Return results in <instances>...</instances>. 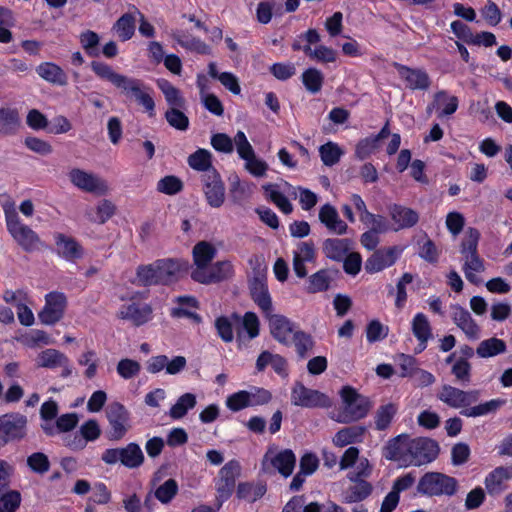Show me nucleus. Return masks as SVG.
I'll list each match as a JSON object with an SVG mask.
<instances>
[{
  "mask_svg": "<svg viewBox=\"0 0 512 512\" xmlns=\"http://www.w3.org/2000/svg\"><path fill=\"white\" fill-rule=\"evenodd\" d=\"M390 216L398 225L397 229L411 228L419 221V215L415 210L399 204L390 207Z\"/></svg>",
  "mask_w": 512,
  "mask_h": 512,
  "instance_id": "obj_33",
  "label": "nucleus"
},
{
  "mask_svg": "<svg viewBox=\"0 0 512 512\" xmlns=\"http://www.w3.org/2000/svg\"><path fill=\"white\" fill-rule=\"evenodd\" d=\"M319 154L324 165L333 166L339 162L342 150L338 144L327 142L319 147Z\"/></svg>",
  "mask_w": 512,
  "mask_h": 512,
  "instance_id": "obj_58",
  "label": "nucleus"
},
{
  "mask_svg": "<svg viewBox=\"0 0 512 512\" xmlns=\"http://www.w3.org/2000/svg\"><path fill=\"white\" fill-rule=\"evenodd\" d=\"M397 411L398 407L394 403L381 405L375 413V428L379 431L388 429Z\"/></svg>",
  "mask_w": 512,
  "mask_h": 512,
  "instance_id": "obj_45",
  "label": "nucleus"
},
{
  "mask_svg": "<svg viewBox=\"0 0 512 512\" xmlns=\"http://www.w3.org/2000/svg\"><path fill=\"white\" fill-rule=\"evenodd\" d=\"M79 42L81 44V47L84 49L85 53L89 57H99L100 37L96 32L92 30H86L82 32L79 36Z\"/></svg>",
  "mask_w": 512,
  "mask_h": 512,
  "instance_id": "obj_50",
  "label": "nucleus"
},
{
  "mask_svg": "<svg viewBox=\"0 0 512 512\" xmlns=\"http://www.w3.org/2000/svg\"><path fill=\"white\" fill-rule=\"evenodd\" d=\"M113 29L117 32L121 41L131 39L135 32V18L130 13L123 14L114 24Z\"/></svg>",
  "mask_w": 512,
  "mask_h": 512,
  "instance_id": "obj_49",
  "label": "nucleus"
},
{
  "mask_svg": "<svg viewBox=\"0 0 512 512\" xmlns=\"http://www.w3.org/2000/svg\"><path fill=\"white\" fill-rule=\"evenodd\" d=\"M410 442V436L405 433L390 439L383 448L384 457L390 461H398L405 467L411 465Z\"/></svg>",
  "mask_w": 512,
  "mask_h": 512,
  "instance_id": "obj_20",
  "label": "nucleus"
},
{
  "mask_svg": "<svg viewBox=\"0 0 512 512\" xmlns=\"http://www.w3.org/2000/svg\"><path fill=\"white\" fill-rule=\"evenodd\" d=\"M295 463L296 457L291 449L282 450L271 458L272 466L284 477L292 474Z\"/></svg>",
  "mask_w": 512,
  "mask_h": 512,
  "instance_id": "obj_39",
  "label": "nucleus"
},
{
  "mask_svg": "<svg viewBox=\"0 0 512 512\" xmlns=\"http://www.w3.org/2000/svg\"><path fill=\"white\" fill-rule=\"evenodd\" d=\"M506 351V343L502 339L496 337L489 338L480 342L476 349V353L481 358L494 357Z\"/></svg>",
  "mask_w": 512,
  "mask_h": 512,
  "instance_id": "obj_44",
  "label": "nucleus"
},
{
  "mask_svg": "<svg viewBox=\"0 0 512 512\" xmlns=\"http://www.w3.org/2000/svg\"><path fill=\"white\" fill-rule=\"evenodd\" d=\"M464 390L445 384L437 398L452 408L464 407Z\"/></svg>",
  "mask_w": 512,
  "mask_h": 512,
  "instance_id": "obj_41",
  "label": "nucleus"
},
{
  "mask_svg": "<svg viewBox=\"0 0 512 512\" xmlns=\"http://www.w3.org/2000/svg\"><path fill=\"white\" fill-rule=\"evenodd\" d=\"M505 403L506 400L504 399H492L485 403H481L470 408L462 409L460 411V414L465 417L484 416L496 412Z\"/></svg>",
  "mask_w": 512,
  "mask_h": 512,
  "instance_id": "obj_43",
  "label": "nucleus"
},
{
  "mask_svg": "<svg viewBox=\"0 0 512 512\" xmlns=\"http://www.w3.org/2000/svg\"><path fill=\"white\" fill-rule=\"evenodd\" d=\"M301 79L306 90L312 94L320 92L324 82L322 72L312 67L303 71Z\"/></svg>",
  "mask_w": 512,
  "mask_h": 512,
  "instance_id": "obj_48",
  "label": "nucleus"
},
{
  "mask_svg": "<svg viewBox=\"0 0 512 512\" xmlns=\"http://www.w3.org/2000/svg\"><path fill=\"white\" fill-rule=\"evenodd\" d=\"M356 482V485L349 487L343 496L345 503H357L365 500L372 493V485L365 480H357V478H350Z\"/></svg>",
  "mask_w": 512,
  "mask_h": 512,
  "instance_id": "obj_37",
  "label": "nucleus"
},
{
  "mask_svg": "<svg viewBox=\"0 0 512 512\" xmlns=\"http://www.w3.org/2000/svg\"><path fill=\"white\" fill-rule=\"evenodd\" d=\"M510 479H512V466H499L486 476L484 484L490 495H497L504 490V482Z\"/></svg>",
  "mask_w": 512,
  "mask_h": 512,
  "instance_id": "obj_26",
  "label": "nucleus"
},
{
  "mask_svg": "<svg viewBox=\"0 0 512 512\" xmlns=\"http://www.w3.org/2000/svg\"><path fill=\"white\" fill-rule=\"evenodd\" d=\"M7 231L23 251L31 253L39 249L42 241L28 225L22 223L13 206H4Z\"/></svg>",
  "mask_w": 512,
  "mask_h": 512,
  "instance_id": "obj_3",
  "label": "nucleus"
},
{
  "mask_svg": "<svg viewBox=\"0 0 512 512\" xmlns=\"http://www.w3.org/2000/svg\"><path fill=\"white\" fill-rule=\"evenodd\" d=\"M29 469L37 474L43 475L50 470V460L43 452H34L26 460Z\"/></svg>",
  "mask_w": 512,
  "mask_h": 512,
  "instance_id": "obj_59",
  "label": "nucleus"
},
{
  "mask_svg": "<svg viewBox=\"0 0 512 512\" xmlns=\"http://www.w3.org/2000/svg\"><path fill=\"white\" fill-rule=\"evenodd\" d=\"M319 220L330 231L343 235L347 232V224L340 219L339 214L335 207L330 204H324L319 211Z\"/></svg>",
  "mask_w": 512,
  "mask_h": 512,
  "instance_id": "obj_28",
  "label": "nucleus"
},
{
  "mask_svg": "<svg viewBox=\"0 0 512 512\" xmlns=\"http://www.w3.org/2000/svg\"><path fill=\"white\" fill-rule=\"evenodd\" d=\"M264 188L268 199L274 203L282 213L287 215L293 211L291 202L283 192L279 191L271 184L265 186Z\"/></svg>",
  "mask_w": 512,
  "mask_h": 512,
  "instance_id": "obj_53",
  "label": "nucleus"
},
{
  "mask_svg": "<svg viewBox=\"0 0 512 512\" xmlns=\"http://www.w3.org/2000/svg\"><path fill=\"white\" fill-rule=\"evenodd\" d=\"M366 432V427L353 425L340 429L333 437V444L337 447H345L352 443L361 442Z\"/></svg>",
  "mask_w": 512,
  "mask_h": 512,
  "instance_id": "obj_34",
  "label": "nucleus"
},
{
  "mask_svg": "<svg viewBox=\"0 0 512 512\" xmlns=\"http://www.w3.org/2000/svg\"><path fill=\"white\" fill-rule=\"evenodd\" d=\"M393 67L398 72L399 77L406 83V87L412 91H426L431 85V79L425 69L412 68L407 65L394 62Z\"/></svg>",
  "mask_w": 512,
  "mask_h": 512,
  "instance_id": "obj_19",
  "label": "nucleus"
},
{
  "mask_svg": "<svg viewBox=\"0 0 512 512\" xmlns=\"http://www.w3.org/2000/svg\"><path fill=\"white\" fill-rule=\"evenodd\" d=\"M67 307L63 292L52 291L45 295V305L38 314L39 320H61Z\"/></svg>",
  "mask_w": 512,
  "mask_h": 512,
  "instance_id": "obj_23",
  "label": "nucleus"
},
{
  "mask_svg": "<svg viewBox=\"0 0 512 512\" xmlns=\"http://www.w3.org/2000/svg\"><path fill=\"white\" fill-rule=\"evenodd\" d=\"M316 248L312 240L302 241L297 244V250L293 252V270L298 278L307 276L305 262H315Z\"/></svg>",
  "mask_w": 512,
  "mask_h": 512,
  "instance_id": "obj_25",
  "label": "nucleus"
},
{
  "mask_svg": "<svg viewBox=\"0 0 512 512\" xmlns=\"http://www.w3.org/2000/svg\"><path fill=\"white\" fill-rule=\"evenodd\" d=\"M250 294L267 320H288L284 316L272 315V300L264 275L259 274L253 278L250 283Z\"/></svg>",
  "mask_w": 512,
  "mask_h": 512,
  "instance_id": "obj_14",
  "label": "nucleus"
},
{
  "mask_svg": "<svg viewBox=\"0 0 512 512\" xmlns=\"http://www.w3.org/2000/svg\"><path fill=\"white\" fill-rule=\"evenodd\" d=\"M479 239V231L476 228H469L461 242L460 247V252L465 259H469V255H474L478 253Z\"/></svg>",
  "mask_w": 512,
  "mask_h": 512,
  "instance_id": "obj_54",
  "label": "nucleus"
},
{
  "mask_svg": "<svg viewBox=\"0 0 512 512\" xmlns=\"http://www.w3.org/2000/svg\"><path fill=\"white\" fill-rule=\"evenodd\" d=\"M203 192L207 203L213 208H219L225 200V186L219 172L202 174Z\"/></svg>",
  "mask_w": 512,
  "mask_h": 512,
  "instance_id": "obj_21",
  "label": "nucleus"
},
{
  "mask_svg": "<svg viewBox=\"0 0 512 512\" xmlns=\"http://www.w3.org/2000/svg\"><path fill=\"white\" fill-rule=\"evenodd\" d=\"M159 89L165 96V100L170 108H184L185 99L181 92L171 82L165 79H160L157 82Z\"/></svg>",
  "mask_w": 512,
  "mask_h": 512,
  "instance_id": "obj_40",
  "label": "nucleus"
},
{
  "mask_svg": "<svg viewBox=\"0 0 512 512\" xmlns=\"http://www.w3.org/2000/svg\"><path fill=\"white\" fill-rule=\"evenodd\" d=\"M458 105L459 100L456 96H449L445 90H440L434 94V101L428 106V110L430 111L434 107L439 108L443 106L439 116H449L457 111Z\"/></svg>",
  "mask_w": 512,
  "mask_h": 512,
  "instance_id": "obj_38",
  "label": "nucleus"
},
{
  "mask_svg": "<svg viewBox=\"0 0 512 512\" xmlns=\"http://www.w3.org/2000/svg\"><path fill=\"white\" fill-rule=\"evenodd\" d=\"M197 404L196 396L192 393L181 395L176 403L170 408L169 415L173 419L183 418L190 409Z\"/></svg>",
  "mask_w": 512,
  "mask_h": 512,
  "instance_id": "obj_47",
  "label": "nucleus"
},
{
  "mask_svg": "<svg viewBox=\"0 0 512 512\" xmlns=\"http://www.w3.org/2000/svg\"><path fill=\"white\" fill-rule=\"evenodd\" d=\"M15 25V18L12 10L0 6V43L8 44L13 41L11 28Z\"/></svg>",
  "mask_w": 512,
  "mask_h": 512,
  "instance_id": "obj_42",
  "label": "nucleus"
},
{
  "mask_svg": "<svg viewBox=\"0 0 512 512\" xmlns=\"http://www.w3.org/2000/svg\"><path fill=\"white\" fill-rule=\"evenodd\" d=\"M182 180L175 175H167L157 182V191L165 195H176L183 190Z\"/></svg>",
  "mask_w": 512,
  "mask_h": 512,
  "instance_id": "obj_56",
  "label": "nucleus"
},
{
  "mask_svg": "<svg viewBox=\"0 0 512 512\" xmlns=\"http://www.w3.org/2000/svg\"><path fill=\"white\" fill-rule=\"evenodd\" d=\"M215 328L219 337L227 343L233 341L234 330L239 342L259 335V322H215Z\"/></svg>",
  "mask_w": 512,
  "mask_h": 512,
  "instance_id": "obj_11",
  "label": "nucleus"
},
{
  "mask_svg": "<svg viewBox=\"0 0 512 512\" xmlns=\"http://www.w3.org/2000/svg\"><path fill=\"white\" fill-rule=\"evenodd\" d=\"M188 165L196 171L209 174L217 169L212 165V154L204 148H198L194 153L190 154L187 159Z\"/></svg>",
  "mask_w": 512,
  "mask_h": 512,
  "instance_id": "obj_35",
  "label": "nucleus"
},
{
  "mask_svg": "<svg viewBox=\"0 0 512 512\" xmlns=\"http://www.w3.org/2000/svg\"><path fill=\"white\" fill-rule=\"evenodd\" d=\"M270 73L280 81H286L296 74L295 65L291 62H277L270 66Z\"/></svg>",
  "mask_w": 512,
  "mask_h": 512,
  "instance_id": "obj_61",
  "label": "nucleus"
},
{
  "mask_svg": "<svg viewBox=\"0 0 512 512\" xmlns=\"http://www.w3.org/2000/svg\"><path fill=\"white\" fill-rule=\"evenodd\" d=\"M440 451L436 440L428 437L411 438L410 442V464L421 466L434 461Z\"/></svg>",
  "mask_w": 512,
  "mask_h": 512,
  "instance_id": "obj_12",
  "label": "nucleus"
},
{
  "mask_svg": "<svg viewBox=\"0 0 512 512\" xmlns=\"http://www.w3.org/2000/svg\"><path fill=\"white\" fill-rule=\"evenodd\" d=\"M186 270L185 262L171 258L158 259L150 264L139 265L136 268V277L131 283L142 287L169 285L177 281Z\"/></svg>",
  "mask_w": 512,
  "mask_h": 512,
  "instance_id": "obj_2",
  "label": "nucleus"
},
{
  "mask_svg": "<svg viewBox=\"0 0 512 512\" xmlns=\"http://www.w3.org/2000/svg\"><path fill=\"white\" fill-rule=\"evenodd\" d=\"M320 34L314 28L308 29L306 32L301 33L293 41L291 48L293 51H303L306 56L315 59L322 63H333L337 60V52L325 45H319L315 49L311 45L320 42Z\"/></svg>",
  "mask_w": 512,
  "mask_h": 512,
  "instance_id": "obj_5",
  "label": "nucleus"
},
{
  "mask_svg": "<svg viewBox=\"0 0 512 512\" xmlns=\"http://www.w3.org/2000/svg\"><path fill=\"white\" fill-rule=\"evenodd\" d=\"M291 403L303 408H330L331 398L325 393L306 387L302 382H296L291 391Z\"/></svg>",
  "mask_w": 512,
  "mask_h": 512,
  "instance_id": "obj_8",
  "label": "nucleus"
},
{
  "mask_svg": "<svg viewBox=\"0 0 512 512\" xmlns=\"http://www.w3.org/2000/svg\"><path fill=\"white\" fill-rule=\"evenodd\" d=\"M485 270L484 260L479 254L469 255V259H466L463 265V271L466 279L475 285H478L481 280L475 273H481Z\"/></svg>",
  "mask_w": 512,
  "mask_h": 512,
  "instance_id": "obj_46",
  "label": "nucleus"
},
{
  "mask_svg": "<svg viewBox=\"0 0 512 512\" xmlns=\"http://www.w3.org/2000/svg\"><path fill=\"white\" fill-rule=\"evenodd\" d=\"M37 74L48 83L58 86L68 84L66 72L54 62H42L36 67Z\"/></svg>",
  "mask_w": 512,
  "mask_h": 512,
  "instance_id": "obj_27",
  "label": "nucleus"
},
{
  "mask_svg": "<svg viewBox=\"0 0 512 512\" xmlns=\"http://www.w3.org/2000/svg\"><path fill=\"white\" fill-rule=\"evenodd\" d=\"M66 356L56 349H46L38 356V366L45 368H56L64 365Z\"/></svg>",
  "mask_w": 512,
  "mask_h": 512,
  "instance_id": "obj_55",
  "label": "nucleus"
},
{
  "mask_svg": "<svg viewBox=\"0 0 512 512\" xmlns=\"http://www.w3.org/2000/svg\"><path fill=\"white\" fill-rule=\"evenodd\" d=\"M69 179L75 187L87 193L102 196L108 191V185L105 180L80 168L71 169Z\"/></svg>",
  "mask_w": 512,
  "mask_h": 512,
  "instance_id": "obj_13",
  "label": "nucleus"
},
{
  "mask_svg": "<svg viewBox=\"0 0 512 512\" xmlns=\"http://www.w3.org/2000/svg\"><path fill=\"white\" fill-rule=\"evenodd\" d=\"M27 423V417L18 412L1 415L0 441L2 445L23 440L27 435Z\"/></svg>",
  "mask_w": 512,
  "mask_h": 512,
  "instance_id": "obj_10",
  "label": "nucleus"
},
{
  "mask_svg": "<svg viewBox=\"0 0 512 512\" xmlns=\"http://www.w3.org/2000/svg\"><path fill=\"white\" fill-rule=\"evenodd\" d=\"M54 241L58 255L64 260L74 262L84 256V248L74 237L58 232Z\"/></svg>",
  "mask_w": 512,
  "mask_h": 512,
  "instance_id": "obj_24",
  "label": "nucleus"
},
{
  "mask_svg": "<svg viewBox=\"0 0 512 512\" xmlns=\"http://www.w3.org/2000/svg\"><path fill=\"white\" fill-rule=\"evenodd\" d=\"M351 241L346 238H328L323 242V253L333 261L341 262L349 253Z\"/></svg>",
  "mask_w": 512,
  "mask_h": 512,
  "instance_id": "obj_29",
  "label": "nucleus"
},
{
  "mask_svg": "<svg viewBox=\"0 0 512 512\" xmlns=\"http://www.w3.org/2000/svg\"><path fill=\"white\" fill-rule=\"evenodd\" d=\"M6 304L15 308L18 320H35L30 304L32 303L28 292L24 289H6L2 295Z\"/></svg>",
  "mask_w": 512,
  "mask_h": 512,
  "instance_id": "obj_22",
  "label": "nucleus"
},
{
  "mask_svg": "<svg viewBox=\"0 0 512 512\" xmlns=\"http://www.w3.org/2000/svg\"><path fill=\"white\" fill-rule=\"evenodd\" d=\"M343 407L339 411L336 421L339 423H351L363 419L371 409V401L349 385L340 390Z\"/></svg>",
  "mask_w": 512,
  "mask_h": 512,
  "instance_id": "obj_4",
  "label": "nucleus"
},
{
  "mask_svg": "<svg viewBox=\"0 0 512 512\" xmlns=\"http://www.w3.org/2000/svg\"><path fill=\"white\" fill-rule=\"evenodd\" d=\"M107 418L111 427L107 433L108 439L112 441L121 440L129 429L128 410L121 403L114 402L109 406Z\"/></svg>",
  "mask_w": 512,
  "mask_h": 512,
  "instance_id": "obj_16",
  "label": "nucleus"
},
{
  "mask_svg": "<svg viewBox=\"0 0 512 512\" xmlns=\"http://www.w3.org/2000/svg\"><path fill=\"white\" fill-rule=\"evenodd\" d=\"M181 108H169L165 112V119L168 124L176 130L186 131L189 128L188 116L180 110Z\"/></svg>",
  "mask_w": 512,
  "mask_h": 512,
  "instance_id": "obj_57",
  "label": "nucleus"
},
{
  "mask_svg": "<svg viewBox=\"0 0 512 512\" xmlns=\"http://www.w3.org/2000/svg\"><path fill=\"white\" fill-rule=\"evenodd\" d=\"M148 293L146 292H135L128 300L127 303L123 304L120 309V317L122 320H149L152 315V307L147 302Z\"/></svg>",
  "mask_w": 512,
  "mask_h": 512,
  "instance_id": "obj_15",
  "label": "nucleus"
},
{
  "mask_svg": "<svg viewBox=\"0 0 512 512\" xmlns=\"http://www.w3.org/2000/svg\"><path fill=\"white\" fill-rule=\"evenodd\" d=\"M267 492V485L264 482H240L237 485L236 497L249 503L261 499Z\"/></svg>",
  "mask_w": 512,
  "mask_h": 512,
  "instance_id": "obj_32",
  "label": "nucleus"
},
{
  "mask_svg": "<svg viewBox=\"0 0 512 512\" xmlns=\"http://www.w3.org/2000/svg\"><path fill=\"white\" fill-rule=\"evenodd\" d=\"M178 484L175 479H168L155 490V497L163 504H168L177 495Z\"/></svg>",
  "mask_w": 512,
  "mask_h": 512,
  "instance_id": "obj_60",
  "label": "nucleus"
},
{
  "mask_svg": "<svg viewBox=\"0 0 512 512\" xmlns=\"http://www.w3.org/2000/svg\"><path fill=\"white\" fill-rule=\"evenodd\" d=\"M217 250L213 244L200 241L193 247V260L196 268L193 271H203L215 258Z\"/></svg>",
  "mask_w": 512,
  "mask_h": 512,
  "instance_id": "obj_30",
  "label": "nucleus"
},
{
  "mask_svg": "<svg viewBox=\"0 0 512 512\" xmlns=\"http://www.w3.org/2000/svg\"><path fill=\"white\" fill-rule=\"evenodd\" d=\"M101 460L108 465L120 462L126 468L135 469L143 464L144 454L137 443L131 442L125 447L106 449Z\"/></svg>",
  "mask_w": 512,
  "mask_h": 512,
  "instance_id": "obj_7",
  "label": "nucleus"
},
{
  "mask_svg": "<svg viewBox=\"0 0 512 512\" xmlns=\"http://www.w3.org/2000/svg\"><path fill=\"white\" fill-rule=\"evenodd\" d=\"M21 504V494L11 490L0 496V512H15Z\"/></svg>",
  "mask_w": 512,
  "mask_h": 512,
  "instance_id": "obj_63",
  "label": "nucleus"
},
{
  "mask_svg": "<svg viewBox=\"0 0 512 512\" xmlns=\"http://www.w3.org/2000/svg\"><path fill=\"white\" fill-rule=\"evenodd\" d=\"M90 68L97 78L111 83L126 98L135 100L138 105L144 108L149 117L155 116L154 99L148 92L150 88L142 80L117 73L112 66L102 61H92Z\"/></svg>",
  "mask_w": 512,
  "mask_h": 512,
  "instance_id": "obj_1",
  "label": "nucleus"
},
{
  "mask_svg": "<svg viewBox=\"0 0 512 512\" xmlns=\"http://www.w3.org/2000/svg\"><path fill=\"white\" fill-rule=\"evenodd\" d=\"M402 253V249L397 246L379 248L375 250L365 262L367 273L374 274L391 267L396 263Z\"/></svg>",
  "mask_w": 512,
  "mask_h": 512,
  "instance_id": "obj_18",
  "label": "nucleus"
},
{
  "mask_svg": "<svg viewBox=\"0 0 512 512\" xmlns=\"http://www.w3.org/2000/svg\"><path fill=\"white\" fill-rule=\"evenodd\" d=\"M226 406L234 412L251 407L249 392L241 390L231 394L227 397Z\"/></svg>",
  "mask_w": 512,
  "mask_h": 512,
  "instance_id": "obj_62",
  "label": "nucleus"
},
{
  "mask_svg": "<svg viewBox=\"0 0 512 512\" xmlns=\"http://www.w3.org/2000/svg\"><path fill=\"white\" fill-rule=\"evenodd\" d=\"M458 490L456 478L441 472H426L417 484V492L429 497L453 496Z\"/></svg>",
  "mask_w": 512,
  "mask_h": 512,
  "instance_id": "obj_6",
  "label": "nucleus"
},
{
  "mask_svg": "<svg viewBox=\"0 0 512 512\" xmlns=\"http://www.w3.org/2000/svg\"><path fill=\"white\" fill-rule=\"evenodd\" d=\"M471 364L465 358L457 359L451 368V373L461 383H469L471 380Z\"/></svg>",
  "mask_w": 512,
  "mask_h": 512,
  "instance_id": "obj_64",
  "label": "nucleus"
},
{
  "mask_svg": "<svg viewBox=\"0 0 512 512\" xmlns=\"http://www.w3.org/2000/svg\"><path fill=\"white\" fill-rule=\"evenodd\" d=\"M20 124V116L16 108H0V134L13 135L18 131Z\"/></svg>",
  "mask_w": 512,
  "mask_h": 512,
  "instance_id": "obj_36",
  "label": "nucleus"
},
{
  "mask_svg": "<svg viewBox=\"0 0 512 512\" xmlns=\"http://www.w3.org/2000/svg\"><path fill=\"white\" fill-rule=\"evenodd\" d=\"M331 278L326 269H321L312 274L308 280L307 290L309 293L327 291L330 287Z\"/></svg>",
  "mask_w": 512,
  "mask_h": 512,
  "instance_id": "obj_52",
  "label": "nucleus"
},
{
  "mask_svg": "<svg viewBox=\"0 0 512 512\" xmlns=\"http://www.w3.org/2000/svg\"><path fill=\"white\" fill-rule=\"evenodd\" d=\"M241 474L239 461L233 459L228 461L219 471L216 481V501L218 509L227 501L235 490L236 480Z\"/></svg>",
  "mask_w": 512,
  "mask_h": 512,
  "instance_id": "obj_9",
  "label": "nucleus"
},
{
  "mask_svg": "<svg viewBox=\"0 0 512 512\" xmlns=\"http://www.w3.org/2000/svg\"><path fill=\"white\" fill-rule=\"evenodd\" d=\"M270 332L275 340L289 345L295 331L291 322H270Z\"/></svg>",
  "mask_w": 512,
  "mask_h": 512,
  "instance_id": "obj_51",
  "label": "nucleus"
},
{
  "mask_svg": "<svg viewBox=\"0 0 512 512\" xmlns=\"http://www.w3.org/2000/svg\"><path fill=\"white\" fill-rule=\"evenodd\" d=\"M234 268L230 261H217L203 271H192L191 278L201 284L219 283L231 278Z\"/></svg>",
  "mask_w": 512,
  "mask_h": 512,
  "instance_id": "obj_17",
  "label": "nucleus"
},
{
  "mask_svg": "<svg viewBox=\"0 0 512 512\" xmlns=\"http://www.w3.org/2000/svg\"><path fill=\"white\" fill-rule=\"evenodd\" d=\"M177 306L173 307L170 316L173 318H189L191 320H201V317L195 312L198 308V301L193 296H179L176 298Z\"/></svg>",
  "mask_w": 512,
  "mask_h": 512,
  "instance_id": "obj_31",
  "label": "nucleus"
}]
</instances>
